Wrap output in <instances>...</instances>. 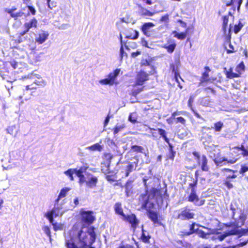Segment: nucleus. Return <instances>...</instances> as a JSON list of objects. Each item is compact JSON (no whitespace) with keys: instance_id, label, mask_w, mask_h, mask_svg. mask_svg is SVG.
<instances>
[{"instance_id":"f257e3e1","label":"nucleus","mask_w":248,"mask_h":248,"mask_svg":"<svg viewBox=\"0 0 248 248\" xmlns=\"http://www.w3.org/2000/svg\"><path fill=\"white\" fill-rule=\"evenodd\" d=\"M95 228L85 227L79 224L74 225L71 230L64 233L67 248H100L93 246L96 239Z\"/></svg>"},{"instance_id":"f03ea898","label":"nucleus","mask_w":248,"mask_h":248,"mask_svg":"<svg viewBox=\"0 0 248 248\" xmlns=\"http://www.w3.org/2000/svg\"><path fill=\"white\" fill-rule=\"evenodd\" d=\"M158 194V191L154 188H152L149 191H146L145 194H141L140 196L139 202L142 208L146 209L148 212L149 217L154 222H157L158 217L156 213L152 211L154 208V202Z\"/></svg>"},{"instance_id":"7ed1b4c3","label":"nucleus","mask_w":248,"mask_h":248,"mask_svg":"<svg viewBox=\"0 0 248 248\" xmlns=\"http://www.w3.org/2000/svg\"><path fill=\"white\" fill-rule=\"evenodd\" d=\"M21 79L28 83L23 91L36 90L38 86L44 87L46 85V82L41 78V76L34 72L22 77Z\"/></svg>"},{"instance_id":"20e7f679","label":"nucleus","mask_w":248,"mask_h":248,"mask_svg":"<svg viewBox=\"0 0 248 248\" xmlns=\"http://www.w3.org/2000/svg\"><path fill=\"white\" fill-rule=\"evenodd\" d=\"M63 213L64 211L62 209V203L55 201L53 208L51 211L46 213L45 216L49 220L50 223H52L54 221V217H56L59 216H61Z\"/></svg>"},{"instance_id":"39448f33","label":"nucleus","mask_w":248,"mask_h":248,"mask_svg":"<svg viewBox=\"0 0 248 248\" xmlns=\"http://www.w3.org/2000/svg\"><path fill=\"white\" fill-rule=\"evenodd\" d=\"M248 234V229L243 230L241 229H234L231 230H227L223 234L217 233L216 238H218L220 241H223L227 237L232 235L239 234L240 236Z\"/></svg>"},{"instance_id":"423d86ee","label":"nucleus","mask_w":248,"mask_h":248,"mask_svg":"<svg viewBox=\"0 0 248 248\" xmlns=\"http://www.w3.org/2000/svg\"><path fill=\"white\" fill-rule=\"evenodd\" d=\"M120 72V69H117L113 72L110 73L107 78L101 79L99 83L101 85H113L115 83V81Z\"/></svg>"},{"instance_id":"0eeeda50","label":"nucleus","mask_w":248,"mask_h":248,"mask_svg":"<svg viewBox=\"0 0 248 248\" xmlns=\"http://www.w3.org/2000/svg\"><path fill=\"white\" fill-rule=\"evenodd\" d=\"M232 210L233 211L232 208H231ZM233 218L234 220V226L236 227L233 229H229L228 230H231L234 229H240L241 226H242L244 223L246 219V216L242 213H240L236 214V213L233 212Z\"/></svg>"},{"instance_id":"6e6552de","label":"nucleus","mask_w":248,"mask_h":248,"mask_svg":"<svg viewBox=\"0 0 248 248\" xmlns=\"http://www.w3.org/2000/svg\"><path fill=\"white\" fill-rule=\"evenodd\" d=\"M232 210L233 211L232 208H231ZM233 218L234 220V226L236 227L233 229H229L228 230H231L234 229H240L241 226H242L244 223L246 219V216L242 213H240L236 214V213L233 212Z\"/></svg>"},{"instance_id":"1a4fd4ad","label":"nucleus","mask_w":248,"mask_h":248,"mask_svg":"<svg viewBox=\"0 0 248 248\" xmlns=\"http://www.w3.org/2000/svg\"><path fill=\"white\" fill-rule=\"evenodd\" d=\"M193 155L194 159L196 160L199 165L201 166V169L203 171H208L209 168L207 165V159L205 155H201L200 154L197 152H193Z\"/></svg>"},{"instance_id":"9d476101","label":"nucleus","mask_w":248,"mask_h":248,"mask_svg":"<svg viewBox=\"0 0 248 248\" xmlns=\"http://www.w3.org/2000/svg\"><path fill=\"white\" fill-rule=\"evenodd\" d=\"M122 219L129 222L134 231L135 230L139 224V220L137 218L135 215L133 214L125 215Z\"/></svg>"},{"instance_id":"9b49d317","label":"nucleus","mask_w":248,"mask_h":248,"mask_svg":"<svg viewBox=\"0 0 248 248\" xmlns=\"http://www.w3.org/2000/svg\"><path fill=\"white\" fill-rule=\"evenodd\" d=\"M44 53L43 52H33L30 53L29 58L31 63L35 64L37 62L42 61L43 60Z\"/></svg>"},{"instance_id":"f8f14e48","label":"nucleus","mask_w":248,"mask_h":248,"mask_svg":"<svg viewBox=\"0 0 248 248\" xmlns=\"http://www.w3.org/2000/svg\"><path fill=\"white\" fill-rule=\"evenodd\" d=\"M237 160V159L233 157L232 158H225L224 157H220L219 158H216L215 160V162L217 166L222 165H226V164H232L235 163L236 161Z\"/></svg>"},{"instance_id":"ddd939ff","label":"nucleus","mask_w":248,"mask_h":248,"mask_svg":"<svg viewBox=\"0 0 248 248\" xmlns=\"http://www.w3.org/2000/svg\"><path fill=\"white\" fill-rule=\"evenodd\" d=\"M49 34L47 31H42L35 36V41L38 44L41 45L46 42L48 39Z\"/></svg>"},{"instance_id":"4468645a","label":"nucleus","mask_w":248,"mask_h":248,"mask_svg":"<svg viewBox=\"0 0 248 248\" xmlns=\"http://www.w3.org/2000/svg\"><path fill=\"white\" fill-rule=\"evenodd\" d=\"M81 220L85 223L91 224L94 220V217L91 212L83 211L81 213Z\"/></svg>"},{"instance_id":"2eb2a0df","label":"nucleus","mask_w":248,"mask_h":248,"mask_svg":"<svg viewBox=\"0 0 248 248\" xmlns=\"http://www.w3.org/2000/svg\"><path fill=\"white\" fill-rule=\"evenodd\" d=\"M194 214L190 212L189 209H183L181 213L179 214L178 218L182 219H189L194 217Z\"/></svg>"},{"instance_id":"dca6fc26","label":"nucleus","mask_w":248,"mask_h":248,"mask_svg":"<svg viewBox=\"0 0 248 248\" xmlns=\"http://www.w3.org/2000/svg\"><path fill=\"white\" fill-rule=\"evenodd\" d=\"M158 131L159 134L162 136V137L164 139L165 141L169 144L170 146V151L171 154L170 158L171 160H173L175 152L172 151V146L169 143V140L166 136V131L160 128L158 129Z\"/></svg>"},{"instance_id":"f3484780","label":"nucleus","mask_w":248,"mask_h":248,"mask_svg":"<svg viewBox=\"0 0 248 248\" xmlns=\"http://www.w3.org/2000/svg\"><path fill=\"white\" fill-rule=\"evenodd\" d=\"M148 79V75L145 72L141 71L137 74L136 84L142 85L144 82Z\"/></svg>"},{"instance_id":"a211bd4d","label":"nucleus","mask_w":248,"mask_h":248,"mask_svg":"<svg viewBox=\"0 0 248 248\" xmlns=\"http://www.w3.org/2000/svg\"><path fill=\"white\" fill-rule=\"evenodd\" d=\"M98 178L96 176L90 175L86 179V185L88 187L93 188L96 186Z\"/></svg>"},{"instance_id":"6ab92c4d","label":"nucleus","mask_w":248,"mask_h":248,"mask_svg":"<svg viewBox=\"0 0 248 248\" xmlns=\"http://www.w3.org/2000/svg\"><path fill=\"white\" fill-rule=\"evenodd\" d=\"M227 231H225V232H226ZM224 232H219L218 230L213 229V230H210L209 232H207V233H205L203 231H201L200 232L199 234H200V235L201 237H202V238H207V235L209 233H212V234H214V235L213 236V237H212V238L213 239H215V240L218 239L219 241H221L218 238H216V235H217V233L223 234Z\"/></svg>"},{"instance_id":"aec40b11","label":"nucleus","mask_w":248,"mask_h":248,"mask_svg":"<svg viewBox=\"0 0 248 248\" xmlns=\"http://www.w3.org/2000/svg\"><path fill=\"white\" fill-rule=\"evenodd\" d=\"M234 19V16L230 12L227 15H225L222 17L223 25L222 28L224 31H226V29L227 27L229 21L233 20Z\"/></svg>"},{"instance_id":"412c9836","label":"nucleus","mask_w":248,"mask_h":248,"mask_svg":"<svg viewBox=\"0 0 248 248\" xmlns=\"http://www.w3.org/2000/svg\"><path fill=\"white\" fill-rule=\"evenodd\" d=\"M6 130L7 134L13 136L14 137H16L19 131V127L14 124L8 126Z\"/></svg>"},{"instance_id":"4be33fe9","label":"nucleus","mask_w":248,"mask_h":248,"mask_svg":"<svg viewBox=\"0 0 248 248\" xmlns=\"http://www.w3.org/2000/svg\"><path fill=\"white\" fill-rule=\"evenodd\" d=\"M124 172V173L125 177L128 176L129 174L133 170H135V166L132 165V164L126 163L123 166Z\"/></svg>"},{"instance_id":"5701e85b","label":"nucleus","mask_w":248,"mask_h":248,"mask_svg":"<svg viewBox=\"0 0 248 248\" xmlns=\"http://www.w3.org/2000/svg\"><path fill=\"white\" fill-rule=\"evenodd\" d=\"M16 10V8H12L11 9H6L5 12L9 14L11 16L15 19L23 16V13L22 12H15Z\"/></svg>"},{"instance_id":"b1692460","label":"nucleus","mask_w":248,"mask_h":248,"mask_svg":"<svg viewBox=\"0 0 248 248\" xmlns=\"http://www.w3.org/2000/svg\"><path fill=\"white\" fill-rule=\"evenodd\" d=\"M155 26V24L152 22H148L144 23L142 27L141 31L145 35L148 36L149 30Z\"/></svg>"},{"instance_id":"393cba45","label":"nucleus","mask_w":248,"mask_h":248,"mask_svg":"<svg viewBox=\"0 0 248 248\" xmlns=\"http://www.w3.org/2000/svg\"><path fill=\"white\" fill-rule=\"evenodd\" d=\"M188 201L191 202H193L195 203V204L197 205H201L203 204V202H201V203L200 204L198 203V197L196 194L195 191H194L193 190L192 191L191 193H190L189 196Z\"/></svg>"},{"instance_id":"a878e982","label":"nucleus","mask_w":248,"mask_h":248,"mask_svg":"<svg viewBox=\"0 0 248 248\" xmlns=\"http://www.w3.org/2000/svg\"><path fill=\"white\" fill-rule=\"evenodd\" d=\"M70 189L71 188L67 187L62 188L55 201H56V202H59L61 199L64 198L66 196L67 193L70 190Z\"/></svg>"},{"instance_id":"bb28decb","label":"nucleus","mask_w":248,"mask_h":248,"mask_svg":"<svg viewBox=\"0 0 248 248\" xmlns=\"http://www.w3.org/2000/svg\"><path fill=\"white\" fill-rule=\"evenodd\" d=\"M205 71L203 73L202 76L201 77V82H206L209 80V73L210 71V69L209 67L206 66L204 68Z\"/></svg>"},{"instance_id":"cd10ccee","label":"nucleus","mask_w":248,"mask_h":248,"mask_svg":"<svg viewBox=\"0 0 248 248\" xmlns=\"http://www.w3.org/2000/svg\"><path fill=\"white\" fill-rule=\"evenodd\" d=\"M171 68L172 69V71L174 74V78L176 81L178 83V86L179 87L180 89H182V86L181 85L180 81H179V78H180L182 81L183 79L180 77V75L178 72H177L175 67L174 65L171 66Z\"/></svg>"},{"instance_id":"c85d7f7f","label":"nucleus","mask_w":248,"mask_h":248,"mask_svg":"<svg viewBox=\"0 0 248 248\" xmlns=\"http://www.w3.org/2000/svg\"><path fill=\"white\" fill-rule=\"evenodd\" d=\"M114 210L116 214L121 216L123 218L125 215L124 213L122 205L120 203H116L114 205Z\"/></svg>"},{"instance_id":"c756f323","label":"nucleus","mask_w":248,"mask_h":248,"mask_svg":"<svg viewBox=\"0 0 248 248\" xmlns=\"http://www.w3.org/2000/svg\"><path fill=\"white\" fill-rule=\"evenodd\" d=\"M37 21L36 19L33 18L29 22L26 23L24 24V27L26 29L29 30L32 27H36L37 26Z\"/></svg>"},{"instance_id":"7c9ffc66","label":"nucleus","mask_w":248,"mask_h":248,"mask_svg":"<svg viewBox=\"0 0 248 248\" xmlns=\"http://www.w3.org/2000/svg\"><path fill=\"white\" fill-rule=\"evenodd\" d=\"M140 13L141 15L145 16H153L154 13L151 12L150 11H148L146 9L141 7L140 6Z\"/></svg>"},{"instance_id":"2f4dec72","label":"nucleus","mask_w":248,"mask_h":248,"mask_svg":"<svg viewBox=\"0 0 248 248\" xmlns=\"http://www.w3.org/2000/svg\"><path fill=\"white\" fill-rule=\"evenodd\" d=\"M172 34H174V37L177 38L179 40H184L187 35V31L185 32L178 33L176 31H173Z\"/></svg>"},{"instance_id":"473e14b6","label":"nucleus","mask_w":248,"mask_h":248,"mask_svg":"<svg viewBox=\"0 0 248 248\" xmlns=\"http://www.w3.org/2000/svg\"><path fill=\"white\" fill-rule=\"evenodd\" d=\"M86 149L92 151H101L102 149V147L99 143H95L91 146L87 147Z\"/></svg>"},{"instance_id":"72a5a7b5","label":"nucleus","mask_w":248,"mask_h":248,"mask_svg":"<svg viewBox=\"0 0 248 248\" xmlns=\"http://www.w3.org/2000/svg\"><path fill=\"white\" fill-rule=\"evenodd\" d=\"M226 75L227 78H238L239 77V74H237V73L232 72V68H230L229 69V71H226Z\"/></svg>"},{"instance_id":"f704fd0d","label":"nucleus","mask_w":248,"mask_h":248,"mask_svg":"<svg viewBox=\"0 0 248 248\" xmlns=\"http://www.w3.org/2000/svg\"><path fill=\"white\" fill-rule=\"evenodd\" d=\"M244 70L245 65L243 62L239 63L235 68V71L237 74H239V76L244 71Z\"/></svg>"},{"instance_id":"c9c22d12","label":"nucleus","mask_w":248,"mask_h":248,"mask_svg":"<svg viewBox=\"0 0 248 248\" xmlns=\"http://www.w3.org/2000/svg\"><path fill=\"white\" fill-rule=\"evenodd\" d=\"M244 26V24L242 23L241 20H239V22L238 24H235L234 26V32L235 33H237Z\"/></svg>"},{"instance_id":"e433bc0d","label":"nucleus","mask_w":248,"mask_h":248,"mask_svg":"<svg viewBox=\"0 0 248 248\" xmlns=\"http://www.w3.org/2000/svg\"><path fill=\"white\" fill-rule=\"evenodd\" d=\"M124 124H117L113 129V133L114 134H117L120 131H122L125 127Z\"/></svg>"},{"instance_id":"4c0bfd02","label":"nucleus","mask_w":248,"mask_h":248,"mask_svg":"<svg viewBox=\"0 0 248 248\" xmlns=\"http://www.w3.org/2000/svg\"><path fill=\"white\" fill-rule=\"evenodd\" d=\"M64 173L67 176H68L71 181L74 180V177L73 175L74 174V169H70L64 171Z\"/></svg>"},{"instance_id":"58836bf2","label":"nucleus","mask_w":248,"mask_h":248,"mask_svg":"<svg viewBox=\"0 0 248 248\" xmlns=\"http://www.w3.org/2000/svg\"><path fill=\"white\" fill-rule=\"evenodd\" d=\"M131 150L132 152L142 153L143 148L140 146L133 145L131 147Z\"/></svg>"},{"instance_id":"ea45409f","label":"nucleus","mask_w":248,"mask_h":248,"mask_svg":"<svg viewBox=\"0 0 248 248\" xmlns=\"http://www.w3.org/2000/svg\"><path fill=\"white\" fill-rule=\"evenodd\" d=\"M223 126V123L221 122H218L214 124V128L215 131L217 132H219L221 131L222 127Z\"/></svg>"},{"instance_id":"a19ab883","label":"nucleus","mask_w":248,"mask_h":248,"mask_svg":"<svg viewBox=\"0 0 248 248\" xmlns=\"http://www.w3.org/2000/svg\"><path fill=\"white\" fill-rule=\"evenodd\" d=\"M139 37V32L136 30H132V33L127 38H131L132 39H136Z\"/></svg>"},{"instance_id":"79ce46f5","label":"nucleus","mask_w":248,"mask_h":248,"mask_svg":"<svg viewBox=\"0 0 248 248\" xmlns=\"http://www.w3.org/2000/svg\"><path fill=\"white\" fill-rule=\"evenodd\" d=\"M44 232L49 237L50 242H51L50 230L48 227L45 226L43 228Z\"/></svg>"},{"instance_id":"37998d69","label":"nucleus","mask_w":248,"mask_h":248,"mask_svg":"<svg viewBox=\"0 0 248 248\" xmlns=\"http://www.w3.org/2000/svg\"><path fill=\"white\" fill-rule=\"evenodd\" d=\"M176 47V44L175 43L171 44L168 46L167 49L168 52L172 53Z\"/></svg>"},{"instance_id":"c03bdc74","label":"nucleus","mask_w":248,"mask_h":248,"mask_svg":"<svg viewBox=\"0 0 248 248\" xmlns=\"http://www.w3.org/2000/svg\"><path fill=\"white\" fill-rule=\"evenodd\" d=\"M55 231L62 230L63 229V226L61 224H58L57 223H52Z\"/></svg>"},{"instance_id":"a18cd8bd","label":"nucleus","mask_w":248,"mask_h":248,"mask_svg":"<svg viewBox=\"0 0 248 248\" xmlns=\"http://www.w3.org/2000/svg\"><path fill=\"white\" fill-rule=\"evenodd\" d=\"M136 115V113H133L129 116L128 119L132 123H135L137 121Z\"/></svg>"},{"instance_id":"49530a36","label":"nucleus","mask_w":248,"mask_h":248,"mask_svg":"<svg viewBox=\"0 0 248 248\" xmlns=\"http://www.w3.org/2000/svg\"><path fill=\"white\" fill-rule=\"evenodd\" d=\"M134 161L132 162H129V164H132V165L135 166V170L136 169L138 164L139 163V159L137 156H136L134 157Z\"/></svg>"},{"instance_id":"de8ad7c7","label":"nucleus","mask_w":248,"mask_h":248,"mask_svg":"<svg viewBox=\"0 0 248 248\" xmlns=\"http://www.w3.org/2000/svg\"><path fill=\"white\" fill-rule=\"evenodd\" d=\"M132 247L128 244L122 243L117 248H132Z\"/></svg>"},{"instance_id":"09e8293b","label":"nucleus","mask_w":248,"mask_h":248,"mask_svg":"<svg viewBox=\"0 0 248 248\" xmlns=\"http://www.w3.org/2000/svg\"><path fill=\"white\" fill-rule=\"evenodd\" d=\"M195 226H198V225H196L195 223H193L192 225H190V232L188 233V234L192 233L193 232H194L195 230L197 229V228L195 229Z\"/></svg>"},{"instance_id":"8fccbe9b","label":"nucleus","mask_w":248,"mask_h":248,"mask_svg":"<svg viewBox=\"0 0 248 248\" xmlns=\"http://www.w3.org/2000/svg\"><path fill=\"white\" fill-rule=\"evenodd\" d=\"M141 238L143 242H147L149 240V237H148V236H146L145 233L143 232L141 236Z\"/></svg>"},{"instance_id":"3c124183","label":"nucleus","mask_w":248,"mask_h":248,"mask_svg":"<svg viewBox=\"0 0 248 248\" xmlns=\"http://www.w3.org/2000/svg\"><path fill=\"white\" fill-rule=\"evenodd\" d=\"M148 130H149V132L151 134H152L153 137H156V132H155L156 131L155 129H154V128H150L149 127H148Z\"/></svg>"},{"instance_id":"603ef678","label":"nucleus","mask_w":248,"mask_h":248,"mask_svg":"<svg viewBox=\"0 0 248 248\" xmlns=\"http://www.w3.org/2000/svg\"><path fill=\"white\" fill-rule=\"evenodd\" d=\"M86 179H85V176L83 175L82 176L79 178V183L80 185H82L83 183H86Z\"/></svg>"},{"instance_id":"864d4df0","label":"nucleus","mask_w":248,"mask_h":248,"mask_svg":"<svg viewBox=\"0 0 248 248\" xmlns=\"http://www.w3.org/2000/svg\"><path fill=\"white\" fill-rule=\"evenodd\" d=\"M248 171V167L247 166H242L240 170V173L241 174H244L246 171Z\"/></svg>"},{"instance_id":"5fc2aeb1","label":"nucleus","mask_w":248,"mask_h":248,"mask_svg":"<svg viewBox=\"0 0 248 248\" xmlns=\"http://www.w3.org/2000/svg\"><path fill=\"white\" fill-rule=\"evenodd\" d=\"M57 3L55 1H51L50 3H49L48 5V7L50 9H52L53 7H55L56 6Z\"/></svg>"},{"instance_id":"6e6d98bb","label":"nucleus","mask_w":248,"mask_h":248,"mask_svg":"<svg viewBox=\"0 0 248 248\" xmlns=\"http://www.w3.org/2000/svg\"><path fill=\"white\" fill-rule=\"evenodd\" d=\"M224 185L228 189H231L233 187L232 184L227 180L225 181Z\"/></svg>"},{"instance_id":"4d7b16f0","label":"nucleus","mask_w":248,"mask_h":248,"mask_svg":"<svg viewBox=\"0 0 248 248\" xmlns=\"http://www.w3.org/2000/svg\"><path fill=\"white\" fill-rule=\"evenodd\" d=\"M160 21L162 22H168L169 21V16L168 15H166L163 16L161 17Z\"/></svg>"},{"instance_id":"13d9d810","label":"nucleus","mask_w":248,"mask_h":248,"mask_svg":"<svg viewBox=\"0 0 248 248\" xmlns=\"http://www.w3.org/2000/svg\"><path fill=\"white\" fill-rule=\"evenodd\" d=\"M74 173L76 174V175L78 177H80L84 175L83 173H82L81 172H80L77 169H74Z\"/></svg>"},{"instance_id":"bf43d9fd","label":"nucleus","mask_w":248,"mask_h":248,"mask_svg":"<svg viewBox=\"0 0 248 248\" xmlns=\"http://www.w3.org/2000/svg\"><path fill=\"white\" fill-rule=\"evenodd\" d=\"M28 9L30 11L32 15H34L36 13V10L34 7L31 6H28Z\"/></svg>"},{"instance_id":"052dcab7","label":"nucleus","mask_w":248,"mask_h":248,"mask_svg":"<svg viewBox=\"0 0 248 248\" xmlns=\"http://www.w3.org/2000/svg\"><path fill=\"white\" fill-rule=\"evenodd\" d=\"M234 51V48L231 44H229V48H227V52L228 53L233 52Z\"/></svg>"},{"instance_id":"680f3d73","label":"nucleus","mask_w":248,"mask_h":248,"mask_svg":"<svg viewBox=\"0 0 248 248\" xmlns=\"http://www.w3.org/2000/svg\"><path fill=\"white\" fill-rule=\"evenodd\" d=\"M177 123H180L182 124H184L185 123V120L182 117L177 118Z\"/></svg>"},{"instance_id":"e2e57ef3","label":"nucleus","mask_w":248,"mask_h":248,"mask_svg":"<svg viewBox=\"0 0 248 248\" xmlns=\"http://www.w3.org/2000/svg\"><path fill=\"white\" fill-rule=\"evenodd\" d=\"M120 57H121V59H122L124 55V50L123 46L122 44L121 45V46L120 48Z\"/></svg>"},{"instance_id":"0e129e2a","label":"nucleus","mask_w":248,"mask_h":248,"mask_svg":"<svg viewBox=\"0 0 248 248\" xmlns=\"http://www.w3.org/2000/svg\"><path fill=\"white\" fill-rule=\"evenodd\" d=\"M234 149H237L238 150L242 151V152L246 150V148H245L244 146L243 145H241L240 147L239 146H236L234 147Z\"/></svg>"},{"instance_id":"69168bd1","label":"nucleus","mask_w":248,"mask_h":248,"mask_svg":"<svg viewBox=\"0 0 248 248\" xmlns=\"http://www.w3.org/2000/svg\"><path fill=\"white\" fill-rule=\"evenodd\" d=\"M109 119H110V117L109 116V115H108L106 118V119L105 120L104 123V127H106L108 125V122L109 121Z\"/></svg>"},{"instance_id":"338daca9","label":"nucleus","mask_w":248,"mask_h":248,"mask_svg":"<svg viewBox=\"0 0 248 248\" xmlns=\"http://www.w3.org/2000/svg\"><path fill=\"white\" fill-rule=\"evenodd\" d=\"M193 98L192 96H190L188 100V106L191 109V108H192V103L193 102Z\"/></svg>"},{"instance_id":"774afa93","label":"nucleus","mask_w":248,"mask_h":248,"mask_svg":"<svg viewBox=\"0 0 248 248\" xmlns=\"http://www.w3.org/2000/svg\"><path fill=\"white\" fill-rule=\"evenodd\" d=\"M87 169V167H85V166H83V167H81L79 168V169H78V170L81 172L82 173H83L84 172L86 171V170Z\"/></svg>"}]
</instances>
